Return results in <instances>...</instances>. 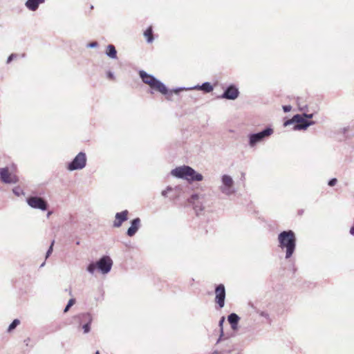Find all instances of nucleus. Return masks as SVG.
Listing matches in <instances>:
<instances>
[{"label":"nucleus","mask_w":354,"mask_h":354,"mask_svg":"<svg viewBox=\"0 0 354 354\" xmlns=\"http://www.w3.org/2000/svg\"><path fill=\"white\" fill-rule=\"evenodd\" d=\"M279 247L286 252L285 258L290 259L296 249L297 238L295 233L291 230H284L278 234Z\"/></svg>","instance_id":"obj_1"},{"label":"nucleus","mask_w":354,"mask_h":354,"mask_svg":"<svg viewBox=\"0 0 354 354\" xmlns=\"http://www.w3.org/2000/svg\"><path fill=\"white\" fill-rule=\"evenodd\" d=\"M171 174L175 177L187 180L189 182L202 181L203 180L201 174L187 165L178 167L172 169Z\"/></svg>","instance_id":"obj_2"},{"label":"nucleus","mask_w":354,"mask_h":354,"mask_svg":"<svg viewBox=\"0 0 354 354\" xmlns=\"http://www.w3.org/2000/svg\"><path fill=\"white\" fill-rule=\"evenodd\" d=\"M139 75L142 81L149 85L151 89L158 91L162 95L168 94L169 90L165 84L153 75L149 74L145 71H140Z\"/></svg>","instance_id":"obj_3"},{"label":"nucleus","mask_w":354,"mask_h":354,"mask_svg":"<svg viewBox=\"0 0 354 354\" xmlns=\"http://www.w3.org/2000/svg\"><path fill=\"white\" fill-rule=\"evenodd\" d=\"M292 124H295L293 127L294 130H306L314 124L315 122L304 118L301 114H296L291 119L286 120L283 122V126L287 127Z\"/></svg>","instance_id":"obj_4"},{"label":"nucleus","mask_w":354,"mask_h":354,"mask_svg":"<svg viewBox=\"0 0 354 354\" xmlns=\"http://www.w3.org/2000/svg\"><path fill=\"white\" fill-rule=\"evenodd\" d=\"M273 132L274 130L271 127H267L261 131L250 133L248 136L249 146L250 147H254L257 144L269 138Z\"/></svg>","instance_id":"obj_5"},{"label":"nucleus","mask_w":354,"mask_h":354,"mask_svg":"<svg viewBox=\"0 0 354 354\" xmlns=\"http://www.w3.org/2000/svg\"><path fill=\"white\" fill-rule=\"evenodd\" d=\"M86 165V156L84 152L80 151L75 157L67 164L66 168L69 171L80 170Z\"/></svg>","instance_id":"obj_6"},{"label":"nucleus","mask_w":354,"mask_h":354,"mask_svg":"<svg viewBox=\"0 0 354 354\" xmlns=\"http://www.w3.org/2000/svg\"><path fill=\"white\" fill-rule=\"evenodd\" d=\"M27 204L33 209L46 211L48 208V203L46 199L37 196H30L26 198Z\"/></svg>","instance_id":"obj_7"},{"label":"nucleus","mask_w":354,"mask_h":354,"mask_svg":"<svg viewBox=\"0 0 354 354\" xmlns=\"http://www.w3.org/2000/svg\"><path fill=\"white\" fill-rule=\"evenodd\" d=\"M221 183L222 185L220 186L219 189L223 194L230 196L235 192L234 187V182L230 176L227 174L223 175L221 176Z\"/></svg>","instance_id":"obj_8"},{"label":"nucleus","mask_w":354,"mask_h":354,"mask_svg":"<svg viewBox=\"0 0 354 354\" xmlns=\"http://www.w3.org/2000/svg\"><path fill=\"white\" fill-rule=\"evenodd\" d=\"M0 181L5 184H16L19 181V178L6 167L0 168Z\"/></svg>","instance_id":"obj_9"},{"label":"nucleus","mask_w":354,"mask_h":354,"mask_svg":"<svg viewBox=\"0 0 354 354\" xmlns=\"http://www.w3.org/2000/svg\"><path fill=\"white\" fill-rule=\"evenodd\" d=\"M97 262V270L102 274L109 273L113 266V261L109 256L104 255Z\"/></svg>","instance_id":"obj_10"},{"label":"nucleus","mask_w":354,"mask_h":354,"mask_svg":"<svg viewBox=\"0 0 354 354\" xmlns=\"http://www.w3.org/2000/svg\"><path fill=\"white\" fill-rule=\"evenodd\" d=\"M240 92L238 87L234 84L227 86L223 93L218 98L234 100L239 96Z\"/></svg>","instance_id":"obj_11"},{"label":"nucleus","mask_w":354,"mask_h":354,"mask_svg":"<svg viewBox=\"0 0 354 354\" xmlns=\"http://www.w3.org/2000/svg\"><path fill=\"white\" fill-rule=\"evenodd\" d=\"M80 320V326L84 330V333H88L91 330V324L92 322V316L89 313H82L78 316Z\"/></svg>","instance_id":"obj_12"},{"label":"nucleus","mask_w":354,"mask_h":354,"mask_svg":"<svg viewBox=\"0 0 354 354\" xmlns=\"http://www.w3.org/2000/svg\"><path fill=\"white\" fill-rule=\"evenodd\" d=\"M215 301L218 305L219 308H221L225 305V286L222 283L217 285L215 288Z\"/></svg>","instance_id":"obj_13"},{"label":"nucleus","mask_w":354,"mask_h":354,"mask_svg":"<svg viewBox=\"0 0 354 354\" xmlns=\"http://www.w3.org/2000/svg\"><path fill=\"white\" fill-rule=\"evenodd\" d=\"M202 198H203V195H200L198 194H193L188 199V202L192 204L194 209L197 214H198L199 212H202L204 209V207L201 202V199Z\"/></svg>","instance_id":"obj_14"},{"label":"nucleus","mask_w":354,"mask_h":354,"mask_svg":"<svg viewBox=\"0 0 354 354\" xmlns=\"http://www.w3.org/2000/svg\"><path fill=\"white\" fill-rule=\"evenodd\" d=\"M129 211L125 209L120 212H117L115 216V221H113V226L114 227H120L122 224L128 220Z\"/></svg>","instance_id":"obj_15"},{"label":"nucleus","mask_w":354,"mask_h":354,"mask_svg":"<svg viewBox=\"0 0 354 354\" xmlns=\"http://www.w3.org/2000/svg\"><path fill=\"white\" fill-rule=\"evenodd\" d=\"M140 227V218H136L131 221V226L127 229V235L129 237L133 236Z\"/></svg>","instance_id":"obj_16"},{"label":"nucleus","mask_w":354,"mask_h":354,"mask_svg":"<svg viewBox=\"0 0 354 354\" xmlns=\"http://www.w3.org/2000/svg\"><path fill=\"white\" fill-rule=\"evenodd\" d=\"M189 89L203 91V92L208 93L212 92L214 88L209 82H205L201 85H196L194 86L189 87Z\"/></svg>","instance_id":"obj_17"},{"label":"nucleus","mask_w":354,"mask_h":354,"mask_svg":"<svg viewBox=\"0 0 354 354\" xmlns=\"http://www.w3.org/2000/svg\"><path fill=\"white\" fill-rule=\"evenodd\" d=\"M44 2L45 0H27L25 6L28 10L35 11L38 9L39 5Z\"/></svg>","instance_id":"obj_18"},{"label":"nucleus","mask_w":354,"mask_h":354,"mask_svg":"<svg viewBox=\"0 0 354 354\" xmlns=\"http://www.w3.org/2000/svg\"><path fill=\"white\" fill-rule=\"evenodd\" d=\"M240 317L236 313H231L227 317V320L233 330H236Z\"/></svg>","instance_id":"obj_19"},{"label":"nucleus","mask_w":354,"mask_h":354,"mask_svg":"<svg viewBox=\"0 0 354 354\" xmlns=\"http://www.w3.org/2000/svg\"><path fill=\"white\" fill-rule=\"evenodd\" d=\"M106 55L111 59H117V50L113 44L106 46Z\"/></svg>","instance_id":"obj_20"},{"label":"nucleus","mask_w":354,"mask_h":354,"mask_svg":"<svg viewBox=\"0 0 354 354\" xmlns=\"http://www.w3.org/2000/svg\"><path fill=\"white\" fill-rule=\"evenodd\" d=\"M144 35L147 38V41L148 43H151L153 41V29L151 26H149L147 28V30L144 32Z\"/></svg>","instance_id":"obj_21"},{"label":"nucleus","mask_w":354,"mask_h":354,"mask_svg":"<svg viewBox=\"0 0 354 354\" xmlns=\"http://www.w3.org/2000/svg\"><path fill=\"white\" fill-rule=\"evenodd\" d=\"M19 324H20L19 319H15L11 322V324L9 325L7 331L9 332V333L12 331L14 329H15L19 325Z\"/></svg>","instance_id":"obj_22"},{"label":"nucleus","mask_w":354,"mask_h":354,"mask_svg":"<svg viewBox=\"0 0 354 354\" xmlns=\"http://www.w3.org/2000/svg\"><path fill=\"white\" fill-rule=\"evenodd\" d=\"M96 269H97V262H92L89 263L86 268V270L91 274H93Z\"/></svg>","instance_id":"obj_23"},{"label":"nucleus","mask_w":354,"mask_h":354,"mask_svg":"<svg viewBox=\"0 0 354 354\" xmlns=\"http://www.w3.org/2000/svg\"><path fill=\"white\" fill-rule=\"evenodd\" d=\"M12 192L17 196H20L21 195H24V190L19 186L15 187L12 189Z\"/></svg>","instance_id":"obj_24"},{"label":"nucleus","mask_w":354,"mask_h":354,"mask_svg":"<svg viewBox=\"0 0 354 354\" xmlns=\"http://www.w3.org/2000/svg\"><path fill=\"white\" fill-rule=\"evenodd\" d=\"M75 303V299L72 298V299H70L69 301H68V304H66V306H65L64 309V313H67L70 308L73 306Z\"/></svg>","instance_id":"obj_25"},{"label":"nucleus","mask_w":354,"mask_h":354,"mask_svg":"<svg viewBox=\"0 0 354 354\" xmlns=\"http://www.w3.org/2000/svg\"><path fill=\"white\" fill-rule=\"evenodd\" d=\"M54 243L55 241H53L50 243V245L48 248V250H47L46 252V259H47L51 254H52V252H53V245H54Z\"/></svg>","instance_id":"obj_26"},{"label":"nucleus","mask_w":354,"mask_h":354,"mask_svg":"<svg viewBox=\"0 0 354 354\" xmlns=\"http://www.w3.org/2000/svg\"><path fill=\"white\" fill-rule=\"evenodd\" d=\"M173 190V188L170 186H168L167 187V189L165 190H163L161 193L162 196H164V197H167V193L169 192H171Z\"/></svg>","instance_id":"obj_27"},{"label":"nucleus","mask_w":354,"mask_h":354,"mask_svg":"<svg viewBox=\"0 0 354 354\" xmlns=\"http://www.w3.org/2000/svg\"><path fill=\"white\" fill-rule=\"evenodd\" d=\"M337 182V178H333L328 180V185L330 187H333L336 185Z\"/></svg>","instance_id":"obj_28"},{"label":"nucleus","mask_w":354,"mask_h":354,"mask_svg":"<svg viewBox=\"0 0 354 354\" xmlns=\"http://www.w3.org/2000/svg\"><path fill=\"white\" fill-rule=\"evenodd\" d=\"M98 46V43L97 41H92L87 44L86 47L89 48H94Z\"/></svg>","instance_id":"obj_29"},{"label":"nucleus","mask_w":354,"mask_h":354,"mask_svg":"<svg viewBox=\"0 0 354 354\" xmlns=\"http://www.w3.org/2000/svg\"><path fill=\"white\" fill-rule=\"evenodd\" d=\"M184 90H189V88H185V87H179V88H176L175 89L173 90V92L176 94H178L180 91H184Z\"/></svg>","instance_id":"obj_30"},{"label":"nucleus","mask_w":354,"mask_h":354,"mask_svg":"<svg viewBox=\"0 0 354 354\" xmlns=\"http://www.w3.org/2000/svg\"><path fill=\"white\" fill-rule=\"evenodd\" d=\"M282 109L285 113L290 111L292 106L290 105H283Z\"/></svg>","instance_id":"obj_31"},{"label":"nucleus","mask_w":354,"mask_h":354,"mask_svg":"<svg viewBox=\"0 0 354 354\" xmlns=\"http://www.w3.org/2000/svg\"><path fill=\"white\" fill-rule=\"evenodd\" d=\"M223 336H224L223 328H221L220 336L216 341V344H218L222 340Z\"/></svg>","instance_id":"obj_32"},{"label":"nucleus","mask_w":354,"mask_h":354,"mask_svg":"<svg viewBox=\"0 0 354 354\" xmlns=\"http://www.w3.org/2000/svg\"><path fill=\"white\" fill-rule=\"evenodd\" d=\"M16 57H17V55H16V54H14V53L11 54V55L8 57V59H7V64L10 63V62L12 61V59H13L14 58H15Z\"/></svg>","instance_id":"obj_33"},{"label":"nucleus","mask_w":354,"mask_h":354,"mask_svg":"<svg viewBox=\"0 0 354 354\" xmlns=\"http://www.w3.org/2000/svg\"><path fill=\"white\" fill-rule=\"evenodd\" d=\"M303 115V118H306V120L307 119H311L313 118V113H304V114H301Z\"/></svg>","instance_id":"obj_34"},{"label":"nucleus","mask_w":354,"mask_h":354,"mask_svg":"<svg viewBox=\"0 0 354 354\" xmlns=\"http://www.w3.org/2000/svg\"><path fill=\"white\" fill-rule=\"evenodd\" d=\"M224 322H225V317H222L220 319L219 322H218V326L220 327V329L223 328V325Z\"/></svg>","instance_id":"obj_35"},{"label":"nucleus","mask_w":354,"mask_h":354,"mask_svg":"<svg viewBox=\"0 0 354 354\" xmlns=\"http://www.w3.org/2000/svg\"><path fill=\"white\" fill-rule=\"evenodd\" d=\"M106 76H107L108 78L111 79V80H113L114 77H115L113 73L111 72V71H108L106 73Z\"/></svg>","instance_id":"obj_36"},{"label":"nucleus","mask_w":354,"mask_h":354,"mask_svg":"<svg viewBox=\"0 0 354 354\" xmlns=\"http://www.w3.org/2000/svg\"><path fill=\"white\" fill-rule=\"evenodd\" d=\"M260 315H261V316L264 317L266 318L269 317V315L266 312H261Z\"/></svg>","instance_id":"obj_37"},{"label":"nucleus","mask_w":354,"mask_h":354,"mask_svg":"<svg viewBox=\"0 0 354 354\" xmlns=\"http://www.w3.org/2000/svg\"><path fill=\"white\" fill-rule=\"evenodd\" d=\"M350 233L351 234L354 236V226L351 227L350 229Z\"/></svg>","instance_id":"obj_38"},{"label":"nucleus","mask_w":354,"mask_h":354,"mask_svg":"<svg viewBox=\"0 0 354 354\" xmlns=\"http://www.w3.org/2000/svg\"><path fill=\"white\" fill-rule=\"evenodd\" d=\"M347 131H348V127H344L343 129V133H346Z\"/></svg>","instance_id":"obj_39"},{"label":"nucleus","mask_w":354,"mask_h":354,"mask_svg":"<svg viewBox=\"0 0 354 354\" xmlns=\"http://www.w3.org/2000/svg\"><path fill=\"white\" fill-rule=\"evenodd\" d=\"M50 214H51V212H48L47 214V217H49Z\"/></svg>","instance_id":"obj_40"},{"label":"nucleus","mask_w":354,"mask_h":354,"mask_svg":"<svg viewBox=\"0 0 354 354\" xmlns=\"http://www.w3.org/2000/svg\"><path fill=\"white\" fill-rule=\"evenodd\" d=\"M44 264H45V262H44V263L41 265V266H40V267H43V266H44Z\"/></svg>","instance_id":"obj_41"},{"label":"nucleus","mask_w":354,"mask_h":354,"mask_svg":"<svg viewBox=\"0 0 354 354\" xmlns=\"http://www.w3.org/2000/svg\"><path fill=\"white\" fill-rule=\"evenodd\" d=\"M95 354H100V352L97 351Z\"/></svg>","instance_id":"obj_42"}]
</instances>
